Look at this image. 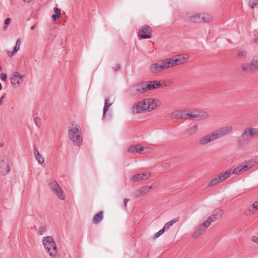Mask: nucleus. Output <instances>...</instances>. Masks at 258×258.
Returning a JSON list of instances; mask_svg holds the SVG:
<instances>
[{"mask_svg": "<svg viewBox=\"0 0 258 258\" xmlns=\"http://www.w3.org/2000/svg\"><path fill=\"white\" fill-rule=\"evenodd\" d=\"M233 131L232 125H229L215 130L211 133L203 136L199 141L201 145H205L215 141L218 139L230 134Z\"/></svg>", "mask_w": 258, "mask_h": 258, "instance_id": "nucleus-1", "label": "nucleus"}, {"mask_svg": "<svg viewBox=\"0 0 258 258\" xmlns=\"http://www.w3.org/2000/svg\"><path fill=\"white\" fill-rule=\"evenodd\" d=\"M162 87V84L157 81L147 82L136 84L131 86L128 93L131 95L142 94L147 90H151Z\"/></svg>", "mask_w": 258, "mask_h": 258, "instance_id": "nucleus-2", "label": "nucleus"}, {"mask_svg": "<svg viewBox=\"0 0 258 258\" xmlns=\"http://www.w3.org/2000/svg\"><path fill=\"white\" fill-rule=\"evenodd\" d=\"M255 137H258V128L246 127L238 139V144L240 147H243L249 143L251 139Z\"/></svg>", "mask_w": 258, "mask_h": 258, "instance_id": "nucleus-3", "label": "nucleus"}, {"mask_svg": "<svg viewBox=\"0 0 258 258\" xmlns=\"http://www.w3.org/2000/svg\"><path fill=\"white\" fill-rule=\"evenodd\" d=\"M185 18L192 23L209 22L212 20V17L208 14L194 12L187 13Z\"/></svg>", "mask_w": 258, "mask_h": 258, "instance_id": "nucleus-4", "label": "nucleus"}, {"mask_svg": "<svg viewBox=\"0 0 258 258\" xmlns=\"http://www.w3.org/2000/svg\"><path fill=\"white\" fill-rule=\"evenodd\" d=\"M209 117V113L205 111L184 110L183 119L192 120H200Z\"/></svg>", "mask_w": 258, "mask_h": 258, "instance_id": "nucleus-5", "label": "nucleus"}, {"mask_svg": "<svg viewBox=\"0 0 258 258\" xmlns=\"http://www.w3.org/2000/svg\"><path fill=\"white\" fill-rule=\"evenodd\" d=\"M69 137L71 141L77 146H80L82 143V137L80 126L78 124L72 125L69 128Z\"/></svg>", "mask_w": 258, "mask_h": 258, "instance_id": "nucleus-6", "label": "nucleus"}, {"mask_svg": "<svg viewBox=\"0 0 258 258\" xmlns=\"http://www.w3.org/2000/svg\"><path fill=\"white\" fill-rule=\"evenodd\" d=\"M172 68L169 59H165L154 63L150 66L149 70L151 73L156 74L163 71L168 68Z\"/></svg>", "mask_w": 258, "mask_h": 258, "instance_id": "nucleus-7", "label": "nucleus"}, {"mask_svg": "<svg viewBox=\"0 0 258 258\" xmlns=\"http://www.w3.org/2000/svg\"><path fill=\"white\" fill-rule=\"evenodd\" d=\"M42 243L46 250L50 256H54L56 254V245L52 237H44Z\"/></svg>", "mask_w": 258, "mask_h": 258, "instance_id": "nucleus-8", "label": "nucleus"}, {"mask_svg": "<svg viewBox=\"0 0 258 258\" xmlns=\"http://www.w3.org/2000/svg\"><path fill=\"white\" fill-rule=\"evenodd\" d=\"M189 54L185 53L172 57L169 59L171 67H173L175 66L184 63L189 59Z\"/></svg>", "mask_w": 258, "mask_h": 258, "instance_id": "nucleus-9", "label": "nucleus"}, {"mask_svg": "<svg viewBox=\"0 0 258 258\" xmlns=\"http://www.w3.org/2000/svg\"><path fill=\"white\" fill-rule=\"evenodd\" d=\"M50 187L60 200H65V194L62 188L56 183V181L51 183L50 184Z\"/></svg>", "mask_w": 258, "mask_h": 258, "instance_id": "nucleus-10", "label": "nucleus"}, {"mask_svg": "<svg viewBox=\"0 0 258 258\" xmlns=\"http://www.w3.org/2000/svg\"><path fill=\"white\" fill-rule=\"evenodd\" d=\"M146 111L147 109L146 100L135 103L132 107V112L134 114L141 113Z\"/></svg>", "mask_w": 258, "mask_h": 258, "instance_id": "nucleus-11", "label": "nucleus"}, {"mask_svg": "<svg viewBox=\"0 0 258 258\" xmlns=\"http://www.w3.org/2000/svg\"><path fill=\"white\" fill-rule=\"evenodd\" d=\"M152 30L151 28L147 25H144L139 30L138 34L141 38H150L152 36Z\"/></svg>", "mask_w": 258, "mask_h": 258, "instance_id": "nucleus-12", "label": "nucleus"}, {"mask_svg": "<svg viewBox=\"0 0 258 258\" xmlns=\"http://www.w3.org/2000/svg\"><path fill=\"white\" fill-rule=\"evenodd\" d=\"M146 101L148 111H151L161 104V101L157 98H148Z\"/></svg>", "mask_w": 258, "mask_h": 258, "instance_id": "nucleus-13", "label": "nucleus"}, {"mask_svg": "<svg viewBox=\"0 0 258 258\" xmlns=\"http://www.w3.org/2000/svg\"><path fill=\"white\" fill-rule=\"evenodd\" d=\"M210 226L209 222L205 220L203 223L200 225L199 227L194 231L192 235V237L194 238H198L204 233L207 228Z\"/></svg>", "mask_w": 258, "mask_h": 258, "instance_id": "nucleus-14", "label": "nucleus"}, {"mask_svg": "<svg viewBox=\"0 0 258 258\" xmlns=\"http://www.w3.org/2000/svg\"><path fill=\"white\" fill-rule=\"evenodd\" d=\"M12 163H10L7 160H2L1 162L0 166V173L3 175H6L9 174L11 170V165Z\"/></svg>", "mask_w": 258, "mask_h": 258, "instance_id": "nucleus-15", "label": "nucleus"}, {"mask_svg": "<svg viewBox=\"0 0 258 258\" xmlns=\"http://www.w3.org/2000/svg\"><path fill=\"white\" fill-rule=\"evenodd\" d=\"M223 213V210L221 209H217L214 210L213 214L210 216L206 220L209 222L210 225L211 223L221 218Z\"/></svg>", "mask_w": 258, "mask_h": 258, "instance_id": "nucleus-16", "label": "nucleus"}, {"mask_svg": "<svg viewBox=\"0 0 258 258\" xmlns=\"http://www.w3.org/2000/svg\"><path fill=\"white\" fill-rule=\"evenodd\" d=\"M258 210V201L257 200L252 204L249 205L243 212L246 216H250L255 214Z\"/></svg>", "mask_w": 258, "mask_h": 258, "instance_id": "nucleus-17", "label": "nucleus"}, {"mask_svg": "<svg viewBox=\"0 0 258 258\" xmlns=\"http://www.w3.org/2000/svg\"><path fill=\"white\" fill-rule=\"evenodd\" d=\"M24 76H20L19 73L14 72L11 75V83L15 87H18L22 82Z\"/></svg>", "mask_w": 258, "mask_h": 258, "instance_id": "nucleus-18", "label": "nucleus"}, {"mask_svg": "<svg viewBox=\"0 0 258 258\" xmlns=\"http://www.w3.org/2000/svg\"><path fill=\"white\" fill-rule=\"evenodd\" d=\"M151 176V173L147 172L146 173H142L139 174H137L134 176H133L131 178V180H133L134 181H140L141 180H145L149 179Z\"/></svg>", "mask_w": 258, "mask_h": 258, "instance_id": "nucleus-19", "label": "nucleus"}, {"mask_svg": "<svg viewBox=\"0 0 258 258\" xmlns=\"http://www.w3.org/2000/svg\"><path fill=\"white\" fill-rule=\"evenodd\" d=\"M254 165V162L252 160L244 162L243 164H240L242 172H244L250 169Z\"/></svg>", "mask_w": 258, "mask_h": 258, "instance_id": "nucleus-20", "label": "nucleus"}, {"mask_svg": "<svg viewBox=\"0 0 258 258\" xmlns=\"http://www.w3.org/2000/svg\"><path fill=\"white\" fill-rule=\"evenodd\" d=\"M231 171L229 169L227 170L226 171L224 172L220 173L217 176L218 177L219 180L220 182H222L227 179L231 174Z\"/></svg>", "mask_w": 258, "mask_h": 258, "instance_id": "nucleus-21", "label": "nucleus"}, {"mask_svg": "<svg viewBox=\"0 0 258 258\" xmlns=\"http://www.w3.org/2000/svg\"><path fill=\"white\" fill-rule=\"evenodd\" d=\"M113 100H110V98L109 97H107L106 98L104 102V106L103 108V116L105 115V114L107 111L108 108L113 103Z\"/></svg>", "mask_w": 258, "mask_h": 258, "instance_id": "nucleus-22", "label": "nucleus"}, {"mask_svg": "<svg viewBox=\"0 0 258 258\" xmlns=\"http://www.w3.org/2000/svg\"><path fill=\"white\" fill-rule=\"evenodd\" d=\"M184 110H176L172 112L170 116L172 119H183Z\"/></svg>", "mask_w": 258, "mask_h": 258, "instance_id": "nucleus-23", "label": "nucleus"}, {"mask_svg": "<svg viewBox=\"0 0 258 258\" xmlns=\"http://www.w3.org/2000/svg\"><path fill=\"white\" fill-rule=\"evenodd\" d=\"M241 69L243 72H246L247 73H250L254 72L252 66H251V63H242L240 66Z\"/></svg>", "mask_w": 258, "mask_h": 258, "instance_id": "nucleus-24", "label": "nucleus"}, {"mask_svg": "<svg viewBox=\"0 0 258 258\" xmlns=\"http://www.w3.org/2000/svg\"><path fill=\"white\" fill-rule=\"evenodd\" d=\"M250 63L254 72L258 70V54L252 57Z\"/></svg>", "mask_w": 258, "mask_h": 258, "instance_id": "nucleus-25", "label": "nucleus"}, {"mask_svg": "<svg viewBox=\"0 0 258 258\" xmlns=\"http://www.w3.org/2000/svg\"><path fill=\"white\" fill-rule=\"evenodd\" d=\"M34 156H35L37 161H38V162L39 164H42L44 163V158L42 157V156L40 154L39 151L36 148L34 149Z\"/></svg>", "mask_w": 258, "mask_h": 258, "instance_id": "nucleus-26", "label": "nucleus"}, {"mask_svg": "<svg viewBox=\"0 0 258 258\" xmlns=\"http://www.w3.org/2000/svg\"><path fill=\"white\" fill-rule=\"evenodd\" d=\"M103 213L102 211H100L96 214L93 219V223L95 224H97L99 222H100L103 218Z\"/></svg>", "mask_w": 258, "mask_h": 258, "instance_id": "nucleus-27", "label": "nucleus"}, {"mask_svg": "<svg viewBox=\"0 0 258 258\" xmlns=\"http://www.w3.org/2000/svg\"><path fill=\"white\" fill-rule=\"evenodd\" d=\"M197 129H198V125H194L189 127L186 130V131H185L186 134L188 136L193 135L196 133V132L197 131Z\"/></svg>", "mask_w": 258, "mask_h": 258, "instance_id": "nucleus-28", "label": "nucleus"}, {"mask_svg": "<svg viewBox=\"0 0 258 258\" xmlns=\"http://www.w3.org/2000/svg\"><path fill=\"white\" fill-rule=\"evenodd\" d=\"M179 220V217H176L174 218L173 220H171L169 222L166 223L164 227H163L165 230H168L169 229V228L172 226L174 224H175L176 222H178Z\"/></svg>", "mask_w": 258, "mask_h": 258, "instance_id": "nucleus-29", "label": "nucleus"}, {"mask_svg": "<svg viewBox=\"0 0 258 258\" xmlns=\"http://www.w3.org/2000/svg\"><path fill=\"white\" fill-rule=\"evenodd\" d=\"M219 183H220V181L219 180L218 176H217L208 182L207 187L210 188L217 185Z\"/></svg>", "mask_w": 258, "mask_h": 258, "instance_id": "nucleus-30", "label": "nucleus"}, {"mask_svg": "<svg viewBox=\"0 0 258 258\" xmlns=\"http://www.w3.org/2000/svg\"><path fill=\"white\" fill-rule=\"evenodd\" d=\"M229 170L231 171V174L232 175L233 174H240L242 173H243L242 169H241V166L239 165L237 167L235 168L234 169H229Z\"/></svg>", "mask_w": 258, "mask_h": 258, "instance_id": "nucleus-31", "label": "nucleus"}, {"mask_svg": "<svg viewBox=\"0 0 258 258\" xmlns=\"http://www.w3.org/2000/svg\"><path fill=\"white\" fill-rule=\"evenodd\" d=\"M20 46L16 45L12 51H7V54L10 57L13 56L20 49Z\"/></svg>", "mask_w": 258, "mask_h": 258, "instance_id": "nucleus-32", "label": "nucleus"}, {"mask_svg": "<svg viewBox=\"0 0 258 258\" xmlns=\"http://www.w3.org/2000/svg\"><path fill=\"white\" fill-rule=\"evenodd\" d=\"M127 151L131 153H139V145L131 146Z\"/></svg>", "mask_w": 258, "mask_h": 258, "instance_id": "nucleus-33", "label": "nucleus"}, {"mask_svg": "<svg viewBox=\"0 0 258 258\" xmlns=\"http://www.w3.org/2000/svg\"><path fill=\"white\" fill-rule=\"evenodd\" d=\"M247 55V52L246 50L238 51L237 55L240 58H244Z\"/></svg>", "mask_w": 258, "mask_h": 258, "instance_id": "nucleus-34", "label": "nucleus"}, {"mask_svg": "<svg viewBox=\"0 0 258 258\" xmlns=\"http://www.w3.org/2000/svg\"><path fill=\"white\" fill-rule=\"evenodd\" d=\"M152 188V186H144L141 189L138 190V192H140V194H144L148 192L149 189Z\"/></svg>", "mask_w": 258, "mask_h": 258, "instance_id": "nucleus-35", "label": "nucleus"}, {"mask_svg": "<svg viewBox=\"0 0 258 258\" xmlns=\"http://www.w3.org/2000/svg\"><path fill=\"white\" fill-rule=\"evenodd\" d=\"M165 230L163 228H162L160 230H159L158 232H156L154 234L153 238L154 239L157 238L160 236H161L165 232Z\"/></svg>", "mask_w": 258, "mask_h": 258, "instance_id": "nucleus-36", "label": "nucleus"}, {"mask_svg": "<svg viewBox=\"0 0 258 258\" xmlns=\"http://www.w3.org/2000/svg\"><path fill=\"white\" fill-rule=\"evenodd\" d=\"M258 4V0H250L249 2V6L252 9H253L254 7Z\"/></svg>", "mask_w": 258, "mask_h": 258, "instance_id": "nucleus-37", "label": "nucleus"}, {"mask_svg": "<svg viewBox=\"0 0 258 258\" xmlns=\"http://www.w3.org/2000/svg\"><path fill=\"white\" fill-rule=\"evenodd\" d=\"M45 226L44 225L41 226L39 228L38 232L40 235H42L43 232L45 231Z\"/></svg>", "mask_w": 258, "mask_h": 258, "instance_id": "nucleus-38", "label": "nucleus"}, {"mask_svg": "<svg viewBox=\"0 0 258 258\" xmlns=\"http://www.w3.org/2000/svg\"><path fill=\"white\" fill-rule=\"evenodd\" d=\"M11 20L9 18H8L5 20V24L6 26H5L4 27V30H6L7 29V25H9L10 24V23L11 22Z\"/></svg>", "mask_w": 258, "mask_h": 258, "instance_id": "nucleus-39", "label": "nucleus"}, {"mask_svg": "<svg viewBox=\"0 0 258 258\" xmlns=\"http://www.w3.org/2000/svg\"><path fill=\"white\" fill-rule=\"evenodd\" d=\"M53 11L55 13H56V15H58V16L61 15V11L59 9L55 7L53 9Z\"/></svg>", "mask_w": 258, "mask_h": 258, "instance_id": "nucleus-40", "label": "nucleus"}, {"mask_svg": "<svg viewBox=\"0 0 258 258\" xmlns=\"http://www.w3.org/2000/svg\"><path fill=\"white\" fill-rule=\"evenodd\" d=\"M0 78L3 81H6V80L7 79V77L6 74H4V73L1 74V75H0Z\"/></svg>", "mask_w": 258, "mask_h": 258, "instance_id": "nucleus-41", "label": "nucleus"}, {"mask_svg": "<svg viewBox=\"0 0 258 258\" xmlns=\"http://www.w3.org/2000/svg\"><path fill=\"white\" fill-rule=\"evenodd\" d=\"M145 150H147V148L139 145V153H143Z\"/></svg>", "mask_w": 258, "mask_h": 258, "instance_id": "nucleus-42", "label": "nucleus"}, {"mask_svg": "<svg viewBox=\"0 0 258 258\" xmlns=\"http://www.w3.org/2000/svg\"><path fill=\"white\" fill-rule=\"evenodd\" d=\"M251 240L258 244V237L256 236H253L251 237Z\"/></svg>", "mask_w": 258, "mask_h": 258, "instance_id": "nucleus-43", "label": "nucleus"}, {"mask_svg": "<svg viewBox=\"0 0 258 258\" xmlns=\"http://www.w3.org/2000/svg\"><path fill=\"white\" fill-rule=\"evenodd\" d=\"M60 16H58V15H56V14H53L52 15V19L53 20V21H55L57 19L59 18Z\"/></svg>", "mask_w": 258, "mask_h": 258, "instance_id": "nucleus-44", "label": "nucleus"}, {"mask_svg": "<svg viewBox=\"0 0 258 258\" xmlns=\"http://www.w3.org/2000/svg\"><path fill=\"white\" fill-rule=\"evenodd\" d=\"M120 69V64H117L115 66V68L114 69V71H118Z\"/></svg>", "mask_w": 258, "mask_h": 258, "instance_id": "nucleus-45", "label": "nucleus"}, {"mask_svg": "<svg viewBox=\"0 0 258 258\" xmlns=\"http://www.w3.org/2000/svg\"><path fill=\"white\" fill-rule=\"evenodd\" d=\"M21 42L20 39H18L16 43V45L20 46Z\"/></svg>", "mask_w": 258, "mask_h": 258, "instance_id": "nucleus-46", "label": "nucleus"}, {"mask_svg": "<svg viewBox=\"0 0 258 258\" xmlns=\"http://www.w3.org/2000/svg\"><path fill=\"white\" fill-rule=\"evenodd\" d=\"M141 195H142V194H140V192H138V190H137V191H136V193H135V197H139V196H141Z\"/></svg>", "mask_w": 258, "mask_h": 258, "instance_id": "nucleus-47", "label": "nucleus"}, {"mask_svg": "<svg viewBox=\"0 0 258 258\" xmlns=\"http://www.w3.org/2000/svg\"><path fill=\"white\" fill-rule=\"evenodd\" d=\"M253 41L255 43L258 44V36L253 39Z\"/></svg>", "mask_w": 258, "mask_h": 258, "instance_id": "nucleus-48", "label": "nucleus"}, {"mask_svg": "<svg viewBox=\"0 0 258 258\" xmlns=\"http://www.w3.org/2000/svg\"><path fill=\"white\" fill-rule=\"evenodd\" d=\"M128 201V200H127V199H125L124 200V205L125 207L127 206V203Z\"/></svg>", "mask_w": 258, "mask_h": 258, "instance_id": "nucleus-49", "label": "nucleus"}, {"mask_svg": "<svg viewBox=\"0 0 258 258\" xmlns=\"http://www.w3.org/2000/svg\"><path fill=\"white\" fill-rule=\"evenodd\" d=\"M23 1H24V2H25V3H30V2H31V1L32 0H23Z\"/></svg>", "mask_w": 258, "mask_h": 258, "instance_id": "nucleus-50", "label": "nucleus"}, {"mask_svg": "<svg viewBox=\"0 0 258 258\" xmlns=\"http://www.w3.org/2000/svg\"><path fill=\"white\" fill-rule=\"evenodd\" d=\"M35 25H33L31 27L30 29H31V30H33L35 29Z\"/></svg>", "mask_w": 258, "mask_h": 258, "instance_id": "nucleus-51", "label": "nucleus"}, {"mask_svg": "<svg viewBox=\"0 0 258 258\" xmlns=\"http://www.w3.org/2000/svg\"><path fill=\"white\" fill-rule=\"evenodd\" d=\"M3 98H4V96H2V97H1V99H0V105H1V104H2V99H3Z\"/></svg>", "mask_w": 258, "mask_h": 258, "instance_id": "nucleus-52", "label": "nucleus"}, {"mask_svg": "<svg viewBox=\"0 0 258 258\" xmlns=\"http://www.w3.org/2000/svg\"><path fill=\"white\" fill-rule=\"evenodd\" d=\"M37 118H36L35 119V122H36V124H37V122H38V121H37Z\"/></svg>", "mask_w": 258, "mask_h": 258, "instance_id": "nucleus-53", "label": "nucleus"}, {"mask_svg": "<svg viewBox=\"0 0 258 258\" xmlns=\"http://www.w3.org/2000/svg\"><path fill=\"white\" fill-rule=\"evenodd\" d=\"M37 118H36L35 119V122H36V124H37V122H38V121H37Z\"/></svg>", "mask_w": 258, "mask_h": 258, "instance_id": "nucleus-54", "label": "nucleus"}, {"mask_svg": "<svg viewBox=\"0 0 258 258\" xmlns=\"http://www.w3.org/2000/svg\"><path fill=\"white\" fill-rule=\"evenodd\" d=\"M2 86L1 84L0 83V91L2 90Z\"/></svg>", "mask_w": 258, "mask_h": 258, "instance_id": "nucleus-55", "label": "nucleus"}, {"mask_svg": "<svg viewBox=\"0 0 258 258\" xmlns=\"http://www.w3.org/2000/svg\"><path fill=\"white\" fill-rule=\"evenodd\" d=\"M2 70V67L1 66H0V71Z\"/></svg>", "mask_w": 258, "mask_h": 258, "instance_id": "nucleus-56", "label": "nucleus"}]
</instances>
